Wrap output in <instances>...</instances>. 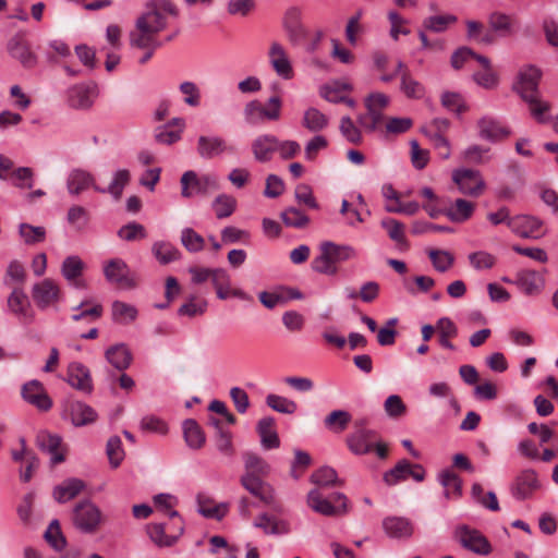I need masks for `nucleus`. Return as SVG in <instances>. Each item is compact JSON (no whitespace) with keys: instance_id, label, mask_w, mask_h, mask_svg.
<instances>
[{"instance_id":"6ab92c4d","label":"nucleus","mask_w":558,"mask_h":558,"mask_svg":"<svg viewBox=\"0 0 558 558\" xmlns=\"http://www.w3.org/2000/svg\"><path fill=\"white\" fill-rule=\"evenodd\" d=\"M21 393L26 402L40 411H48L52 407V400L39 380L33 379L25 383L22 386Z\"/></svg>"},{"instance_id":"ddd939ff","label":"nucleus","mask_w":558,"mask_h":558,"mask_svg":"<svg viewBox=\"0 0 558 558\" xmlns=\"http://www.w3.org/2000/svg\"><path fill=\"white\" fill-rule=\"evenodd\" d=\"M104 275L106 279L122 289H132L136 286L134 278L131 276L129 266L121 258H112L104 266Z\"/></svg>"},{"instance_id":"c9c22d12","label":"nucleus","mask_w":558,"mask_h":558,"mask_svg":"<svg viewBox=\"0 0 558 558\" xmlns=\"http://www.w3.org/2000/svg\"><path fill=\"white\" fill-rule=\"evenodd\" d=\"M38 447L51 454V462L53 464L61 463L64 461V456L59 451L61 446V438L57 435L49 434L47 432H40L36 438Z\"/></svg>"},{"instance_id":"393cba45","label":"nucleus","mask_w":558,"mask_h":558,"mask_svg":"<svg viewBox=\"0 0 558 558\" xmlns=\"http://www.w3.org/2000/svg\"><path fill=\"white\" fill-rule=\"evenodd\" d=\"M64 412L76 427L92 424L97 420L96 411L82 401H69L64 408Z\"/></svg>"},{"instance_id":"f8f14e48","label":"nucleus","mask_w":558,"mask_h":558,"mask_svg":"<svg viewBox=\"0 0 558 558\" xmlns=\"http://www.w3.org/2000/svg\"><path fill=\"white\" fill-rule=\"evenodd\" d=\"M541 488L538 474L533 469L522 470L513 480L510 490L518 500L531 498Z\"/></svg>"},{"instance_id":"3c124183","label":"nucleus","mask_w":558,"mask_h":558,"mask_svg":"<svg viewBox=\"0 0 558 558\" xmlns=\"http://www.w3.org/2000/svg\"><path fill=\"white\" fill-rule=\"evenodd\" d=\"M328 118L316 108H308L304 112L302 124L311 132H319L328 125Z\"/></svg>"},{"instance_id":"dca6fc26","label":"nucleus","mask_w":558,"mask_h":558,"mask_svg":"<svg viewBox=\"0 0 558 558\" xmlns=\"http://www.w3.org/2000/svg\"><path fill=\"white\" fill-rule=\"evenodd\" d=\"M8 51L26 69H33L37 64V56L23 34H15L8 41Z\"/></svg>"},{"instance_id":"bb28decb","label":"nucleus","mask_w":558,"mask_h":558,"mask_svg":"<svg viewBox=\"0 0 558 558\" xmlns=\"http://www.w3.org/2000/svg\"><path fill=\"white\" fill-rule=\"evenodd\" d=\"M508 227L512 232L522 238L537 239L543 234L542 222L535 217L521 215L508 220Z\"/></svg>"},{"instance_id":"69168bd1","label":"nucleus","mask_w":558,"mask_h":558,"mask_svg":"<svg viewBox=\"0 0 558 558\" xmlns=\"http://www.w3.org/2000/svg\"><path fill=\"white\" fill-rule=\"evenodd\" d=\"M207 302L197 296H191L178 311L181 316L194 317L206 312Z\"/></svg>"},{"instance_id":"0e129e2a","label":"nucleus","mask_w":558,"mask_h":558,"mask_svg":"<svg viewBox=\"0 0 558 558\" xmlns=\"http://www.w3.org/2000/svg\"><path fill=\"white\" fill-rule=\"evenodd\" d=\"M130 178L131 177L129 170H118L114 173L113 180L110 183V185L107 189H105L106 193L111 194L117 201L120 199L124 186H126L130 182Z\"/></svg>"},{"instance_id":"20e7f679","label":"nucleus","mask_w":558,"mask_h":558,"mask_svg":"<svg viewBox=\"0 0 558 558\" xmlns=\"http://www.w3.org/2000/svg\"><path fill=\"white\" fill-rule=\"evenodd\" d=\"M306 504L313 511L326 517L343 515L349 511L348 498L343 494L333 493L326 497L320 488L308 492Z\"/></svg>"},{"instance_id":"9d476101","label":"nucleus","mask_w":558,"mask_h":558,"mask_svg":"<svg viewBox=\"0 0 558 558\" xmlns=\"http://www.w3.org/2000/svg\"><path fill=\"white\" fill-rule=\"evenodd\" d=\"M452 181L459 191L469 196L478 197L485 190V182L478 170L457 169L452 172Z\"/></svg>"},{"instance_id":"4c0bfd02","label":"nucleus","mask_w":558,"mask_h":558,"mask_svg":"<svg viewBox=\"0 0 558 558\" xmlns=\"http://www.w3.org/2000/svg\"><path fill=\"white\" fill-rule=\"evenodd\" d=\"M474 203L463 198H458L450 207L445 209V215L452 222L460 223L470 219L474 213Z\"/></svg>"},{"instance_id":"f704fd0d","label":"nucleus","mask_w":558,"mask_h":558,"mask_svg":"<svg viewBox=\"0 0 558 558\" xmlns=\"http://www.w3.org/2000/svg\"><path fill=\"white\" fill-rule=\"evenodd\" d=\"M319 250L328 256L331 265L352 259L356 256L355 250L350 245H340L330 241L323 242Z\"/></svg>"},{"instance_id":"72a5a7b5","label":"nucleus","mask_w":558,"mask_h":558,"mask_svg":"<svg viewBox=\"0 0 558 558\" xmlns=\"http://www.w3.org/2000/svg\"><path fill=\"white\" fill-rule=\"evenodd\" d=\"M86 485L82 480L78 478H68L63 481L60 485L56 486L53 489V498L60 502L64 504L74 499L77 495H80Z\"/></svg>"},{"instance_id":"37998d69","label":"nucleus","mask_w":558,"mask_h":558,"mask_svg":"<svg viewBox=\"0 0 558 558\" xmlns=\"http://www.w3.org/2000/svg\"><path fill=\"white\" fill-rule=\"evenodd\" d=\"M517 280L521 290L527 295H532L541 291L542 278L534 270L524 269L519 271Z\"/></svg>"},{"instance_id":"774afa93","label":"nucleus","mask_w":558,"mask_h":558,"mask_svg":"<svg viewBox=\"0 0 558 558\" xmlns=\"http://www.w3.org/2000/svg\"><path fill=\"white\" fill-rule=\"evenodd\" d=\"M384 409L392 418H399L407 413V405L398 395L389 396L384 402Z\"/></svg>"},{"instance_id":"09e8293b","label":"nucleus","mask_w":558,"mask_h":558,"mask_svg":"<svg viewBox=\"0 0 558 558\" xmlns=\"http://www.w3.org/2000/svg\"><path fill=\"white\" fill-rule=\"evenodd\" d=\"M433 267L439 272H446L454 264V256L446 250L429 248L426 251Z\"/></svg>"},{"instance_id":"412c9836","label":"nucleus","mask_w":558,"mask_h":558,"mask_svg":"<svg viewBox=\"0 0 558 558\" xmlns=\"http://www.w3.org/2000/svg\"><path fill=\"white\" fill-rule=\"evenodd\" d=\"M68 191L71 195H80L88 189H94L96 192L106 193L104 187L96 184L95 177L83 169H74L70 172L66 180Z\"/></svg>"},{"instance_id":"f257e3e1","label":"nucleus","mask_w":558,"mask_h":558,"mask_svg":"<svg viewBox=\"0 0 558 558\" xmlns=\"http://www.w3.org/2000/svg\"><path fill=\"white\" fill-rule=\"evenodd\" d=\"M175 7L170 0H151L145 11L137 17L134 29L130 33L132 47L145 50L138 60L141 64L148 62L156 49L161 47L158 34L162 32L170 16H177Z\"/></svg>"},{"instance_id":"423d86ee","label":"nucleus","mask_w":558,"mask_h":558,"mask_svg":"<svg viewBox=\"0 0 558 558\" xmlns=\"http://www.w3.org/2000/svg\"><path fill=\"white\" fill-rule=\"evenodd\" d=\"M282 101L280 97L272 96L263 105L258 100H252L244 107L245 121L251 125H257L265 121H277L280 119Z\"/></svg>"},{"instance_id":"b1692460","label":"nucleus","mask_w":558,"mask_h":558,"mask_svg":"<svg viewBox=\"0 0 558 558\" xmlns=\"http://www.w3.org/2000/svg\"><path fill=\"white\" fill-rule=\"evenodd\" d=\"M269 62L275 72L284 80L293 77V69L284 47L277 41H274L268 52Z\"/></svg>"},{"instance_id":"4be33fe9","label":"nucleus","mask_w":558,"mask_h":558,"mask_svg":"<svg viewBox=\"0 0 558 558\" xmlns=\"http://www.w3.org/2000/svg\"><path fill=\"white\" fill-rule=\"evenodd\" d=\"M480 136L490 142H500L510 136V129L493 117H483L477 121Z\"/></svg>"},{"instance_id":"e433bc0d","label":"nucleus","mask_w":558,"mask_h":558,"mask_svg":"<svg viewBox=\"0 0 558 558\" xmlns=\"http://www.w3.org/2000/svg\"><path fill=\"white\" fill-rule=\"evenodd\" d=\"M439 482L445 489L446 499H459L462 495V480L452 470L446 469L439 474Z\"/></svg>"},{"instance_id":"c756f323","label":"nucleus","mask_w":558,"mask_h":558,"mask_svg":"<svg viewBox=\"0 0 558 558\" xmlns=\"http://www.w3.org/2000/svg\"><path fill=\"white\" fill-rule=\"evenodd\" d=\"M385 532L393 538H408L414 532L413 523L402 517H388L383 521Z\"/></svg>"},{"instance_id":"9b49d317","label":"nucleus","mask_w":558,"mask_h":558,"mask_svg":"<svg viewBox=\"0 0 558 558\" xmlns=\"http://www.w3.org/2000/svg\"><path fill=\"white\" fill-rule=\"evenodd\" d=\"M166 525L162 523H150L146 526V532L150 541L158 547L173 546L184 532V523L182 519L179 522L172 521L169 530L171 533H166Z\"/></svg>"},{"instance_id":"2f4dec72","label":"nucleus","mask_w":558,"mask_h":558,"mask_svg":"<svg viewBox=\"0 0 558 558\" xmlns=\"http://www.w3.org/2000/svg\"><path fill=\"white\" fill-rule=\"evenodd\" d=\"M398 71L400 72L401 76V92L408 98H422L425 93L424 86L411 75L409 69L402 61L398 62Z\"/></svg>"},{"instance_id":"6e6552de","label":"nucleus","mask_w":558,"mask_h":558,"mask_svg":"<svg viewBox=\"0 0 558 558\" xmlns=\"http://www.w3.org/2000/svg\"><path fill=\"white\" fill-rule=\"evenodd\" d=\"M31 293L35 305L40 311L57 308L62 300L61 288L59 283L51 278H45L36 282Z\"/></svg>"},{"instance_id":"79ce46f5","label":"nucleus","mask_w":558,"mask_h":558,"mask_svg":"<svg viewBox=\"0 0 558 558\" xmlns=\"http://www.w3.org/2000/svg\"><path fill=\"white\" fill-rule=\"evenodd\" d=\"M352 422V415L344 410H333L325 418V427L336 434L344 432Z\"/></svg>"},{"instance_id":"8fccbe9b","label":"nucleus","mask_w":558,"mask_h":558,"mask_svg":"<svg viewBox=\"0 0 558 558\" xmlns=\"http://www.w3.org/2000/svg\"><path fill=\"white\" fill-rule=\"evenodd\" d=\"M137 317V310L135 306L122 301H114L112 303V319L122 325H128L134 322Z\"/></svg>"},{"instance_id":"49530a36","label":"nucleus","mask_w":558,"mask_h":558,"mask_svg":"<svg viewBox=\"0 0 558 558\" xmlns=\"http://www.w3.org/2000/svg\"><path fill=\"white\" fill-rule=\"evenodd\" d=\"M184 439L189 447L199 449L205 442V436L196 421L189 418L183 423Z\"/></svg>"},{"instance_id":"de8ad7c7","label":"nucleus","mask_w":558,"mask_h":558,"mask_svg":"<svg viewBox=\"0 0 558 558\" xmlns=\"http://www.w3.org/2000/svg\"><path fill=\"white\" fill-rule=\"evenodd\" d=\"M154 256L160 264H169L178 260L181 256L180 251L169 242L159 241L153 244Z\"/></svg>"},{"instance_id":"864d4df0","label":"nucleus","mask_w":558,"mask_h":558,"mask_svg":"<svg viewBox=\"0 0 558 558\" xmlns=\"http://www.w3.org/2000/svg\"><path fill=\"white\" fill-rule=\"evenodd\" d=\"M266 404L274 411L282 414H293L298 410L295 401L275 393H270L266 397Z\"/></svg>"},{"instance_id":"a18cd8bd","label":"nucleus","mask_w":558,"mask_h":558,"mask_svg":"<svg viewBox=\"0 0 558 558\" xmlns=\"http://www.w3.org/2000/svg\"><path fill=\"white\" fill-rule=\"evenodd\" d=\"M197 504L198 511L206 518L220 520L226 515L228 511L227 505H217L213 499L204 495H198Z\"/></svg>"},{"instance_id":"f3484780","label":"nucleus","mask_w":558,"mask_h":558,"mask_svg":"<svg viewBox=\"0 0 558 558\" xmlns=\"http://www.w3.org/2000/svg\"><path fill=\"white\" fill-rule=\"evenodd\" d=\"M457 537L464 548L475 554L488 555L492 551L488 539L477 530L462 525L457 529Z\"/></svg>"},{"instance_id":"473e14b6","label":"nucleus","mask_w":558,"mask_h":558,"mask_svg":"<svg viewBox=\"0 0 558 558\" xmlns=\"http://www.w3.org/2000/svg\"><path fill=\"white\" fill-rule=\"evenodd\" d=\"M257 433L260 437L262 446L265 449H275L280 446V439L276 432V421L274 417H263L257 423Z\"/></svg>"},{"instance_id":"a19ab883","label":"nucleus","mask_w":558,"mask_h":558,"mask_svg":"<svg viewBox=\"0 0 558 558\" xmlns=\"http://www.w3.org/2000/svg\"><path fill=\"white\" fill-rule=\"evenodd\" d=\"M381 227L400 250H407L409 247L405 238V226L401 221L393 218H385L381 220Z\"/></svg>"},{"instance_id":"c03bdc74","label":"nucleus","mask_w":558,"mask_h":558,"mask_svg":"<svg viewBox=\"0 0 558 558\" xmlns=\"http://www.w3.org/2000/svg\"><path fill=\"white\" fill-rule=\"evenodd\" d=\"M477 62L483 68L482 71L475 72L474 81L486 89H492L497 86L498 78L490 69V62L486 57H477Z\"/></svg>"},{"instance_id":"680f3d73","label":"nucleus","mask_w":558,"mask_h":558,"mask_svg":"<svg viewBox=\"0 0 558 558\" xmlns=\"http://www.w3.org/2000/svg\"><path fill=\"white\" fill-rule=\"evenodd\" d=\"M106 452L112 468H118L124 459L122 441L118 436H112L107 442Z\"/></svg>"},{"instance_id":"39448f33","label":"nucleus","mask_w":558,"mask_h":558,"mask_svg":"<svg viewBox=\"0 0 558 558\" xmlns=\"http://www.w3.org/2000/svg\"><path fill=\"white\" fill-rule=\"evenodd\" d=\"M72 521L80 531L93 534L105 522V515L94 502L85 499L75 505L72 512Z\"/></svg>"},{"instance_id":"f03ea898","label":"nucleus","mask_w":558,"mask_h":558,"mask_svg":"<svg viewBox=\"0 0 558 558\" xmlns=\"http://www.w3.org/2000/svg\"><path fill=\"white\" fill-rule=\"evenodd\" d=\"M245 472L240 478L241 485L256 497L264 506L275 511H281V505L277 500L272 486L264 481L270 472L269 464L259 456L246 452L244 454Z\"/></svg>"},{"instance_id":"0eeeda50","label":"nucleus","mask_w":558,"mask_h":558,"mask_svg":"<svg viewBox=\"0 0 558 558\" xmlns=\"http://www.w3.org/2000/svg\"><path fill=\"white\" fill-rule=\"evenodd\" d=\"M389 97L384 93H372L365 98L367 112L359 117L360 125L366 131L377 130L384 121V110L389 105Z\"/></svg>"},{"instance_id":"5701e85b","label":"nucleus","mask_w":558,"mask_h":558,"mask_svg":"<svg viewBox=\"0 0 558 558\" xmlns=\"http://www.w3.org/2000/svg\"><path fill=\"white\" fill-rule=\"evenodd\" d=\"M278 149V137L272 134H260L251 144V150L257 162H268Z\"/></svg>"},{"instance_id":"aec40b11","label":"nucleus","mask_w":558,"mask_h":558,"mask_svg":"<svg viewBox=\"0 0 558 558\" xmlns=\"http://www.w3.org/2000/svg\"><path fill=\"white\" fill-rule=\"evenodd\" d=\"M283 27L289 41L293 46H299L307 37V32L302 24L301 10L295 7L289 8L287 10L283 17Z\"/></svg>"},{"instance_id":"58836bf2","label":"nucleus","mask_w":558,"mask_h":558,"mask_svg":"<svg viewBox=\"0 0 558 558\" xmlns=\"http://www.w3.org/2000/svg\"><path fill=\"white\" fill-rule=\"evenodd\" d=\"M106 360L118 371L126 369L132 361V355L125 344H114L107 349Z\"/></svg>"},{"instance_id":"603ef678","label":"nucleus","mask_w":558,"mask_h":558,"mask_svg":"<svg viewBox=\"0 0 558 558\" xmlns=\"http://www.w3.org/2000/svg\"><path fill=\"white\" fill-rule=\"evenodd\" d=\"M236 207V199L227 194L218 195L213 202V208L218 219L231 216Z\"/></svg>"},{"instance_id":"e2e57ef3","label":"nucleus","mask_w":558,"mask_h":558,"mask_svg":"<svg viewBox=\"0 0 558 558\" xmlns=\"http://www.w3.org/2000/svg\"><path fill=\"white\" fill-rule=\"evenodd\" d=\"M410 462L401 460L397 465L384 474V481L387 485H396L397 483L407 480L410 474Z\"/></svg>"},{"instance_id":"6e6d98bb","label":"nucleus","mask_w":558,"mask_h":558,"mask_svg":"<svg viewBox=\"0 0 558 558\" xmlns=\"http://www.w3.org/2000/svg\"><path fill=\"white\" fill-rule=\"evenodd\" d=\"M19 233L27 245L41 243L46 239V230L44 227H35L28 223H21L19 227Z\"/></svg>"},{"instance_id":"ea45409f","label":"nucleus","mask_w":558,"mask_h":558,"mask_svg":"<svg viewBox=\"0 0 558 558\" xmlns=\"http://www.w3.org/2000/svg\"><path fill=\"white\" fill-rule=\"evenodd\" d=\"M102 306L100 304L92 305L90 301H83L77 306L72 308L71 319L73 322L85 320L87 323H93L99 319L102 315Z\"/></svg>"},{"instance_id":"2eb2a0df","label":"nucleus","mask_w":558,"mask_h":558,"mask_svg":"<svg viewBox=\"0 0 558 558\" xmlns=\"http://www.w3.org/2000/svg\"><path fill=\"white\" fill-rule=\"evenodd\" d=\"M7 306L22 324H29L35 318V313L28 296L21 288H14L12 290L8 296Z\"/></svg>"},{"instance_id":"4468645a","label":"nucleus","mask_w":558,"mask_h":558,"mask_svg":"<svg viewBox=\"0 0 558 558\" xmlns=\"http://www.w3.org/2000/svg\"><path fill=\"white\" fill-rule=\"evenodd\" d=\"M98 95L96 83L77 84L66 92L68 105L77 110L89 109Z\"/></svg>"},{"instance_id":"c85d7f7f","label":"nucleus","mask_w":558,"mask_h":558,"mask_svg":"<svg viewBox=\"0 0 558 558\" xmlns=\"http://www.w3.org/2000/svg\"><path fill=\"white\" fill-rule=\"evenodd\" d=\"M68 383L75 388L85 393H90L93 391V381L89 369L80 362H72L68 366Z\"/></svg>"},{"instance_id":"13d9d810","label":"nucleus","mask_w":558,"mask_h":558,"mask_svg":"<svg viewBox=\"0 0 558 558\" xmlns=\"http://www.w3.org/2000/svg\"><path fill=\"white\" fill-rule=\"evenodd\" d=\"M45 538H46L47 543L57 551H61L66 545L65 537L63 536V534L61 532L60 524H59L58 520H53L49 524V526L45 533Z\"/></svg>"},{"instance_id":"7c9ffc66","label":"nucleus","mask_w":558,"mask_h":558,"mask_svg":"<svg viewBox=\"0 0 558 558\" xmlns=\"http://www.w3.org/2000/svg\"><path fill=\"white\" fill-rule=\"evenodd\" d=\"M253 525L260 529L266 535H281L290 532V525L287 521L279 520L268 513L259 514Z\"/></svg>"},{"instance_id":"a211bd4d","label":"nucleus","mask_w":558,"mask_h":558,"mask_svg":"<svg viewBox=\"0 0 558 558\" xmlns=\"http://www.w3.org/2000/svg\"><path fill=\"white\" fill-rule=\"evenodd\" d=\"M196 150L199 157L213 159L221 154H233L235 148L220 136L202 135L197 140Z\"/></svg>"},{"instance_id":"a878e982","label":"nucleus","mask_w":558,"mask_h":558,"mask_svg":"<svg viewBox=\"0 0 558 558\" xmlns=\"http://www.w3.org/2000/svg\"><path fill=\"white\" fill-rule=\"evenodd\" d=\"M376 439L377 433L373 429L351 432L345 438V444L353 454L363 456L373 451Z\"/></svg>"},{"instance_id":"5fc2aeb1","label":"nucleus","mask_w":558,"mask_h":558,"mask_svg":"<svg viewBox=\"0 0 558 558\" xmlns=\"http://www.w3.org/2000/svg\"><path fill=\"white\" fill-rule=\"evenodd\" d=\"M489 150L488 147L474 144L462 153V158L466 163L484 165L490 160Z\"/></svg>"},{"instance_id":"7ed1b4c3","label":"nucleus","mask_w":558,"mask_h":558,"mask_svg":"<svg viewBox=\"0 0 558 558\" xmlns=\"http://www.w3.org/2000/svg\"><path fill=\"white\" fill-rule=\"evenodd\" d=\"M541 76L539 69L533 65L524 66L518 74L514 90L527 102L532 117L539 123H544L547 121L546 113L549 111L550 106L539 98L538 83Z\"/></svg>"},{"instance_id":"1a4fd4ad","label":"nucleus","mask_w":558,"mask_h":558,"mask_svg":"<svg viewBox=\"0 0 558 558\" xmlns=\"http://www.w3.org/2000/svg\"><path fill=\"white\" fill-rule=\"evenodd\" d=\"M181 194L185 198L192 197L194 194H206L218 189V181L215 175H198L195 171H185L180 180Z\"/></svg>"},{"instance_id":"4d7b16f0","label":"nucleus","mask_w":558,"mask_h":558,"mask_svg":"<svg viewBox=\"0 0 558 558\" xmlns=\"http://www.w3.org/2000/svg\"><path fill=\"white\" fill-rule=\"evenodd\" d=\"M311 482L319 487L341 484L338 480L336 470L329 466L320 468L314 472L311 476Z\"/></svg>"},{"instance_id":"338daca9","label":"nucleus","mask_w":558,"mask_h":558,"mask_svg":"<svg viewBox=\"0 0 558 558\" xmlns=\"http://www.w3.org/2000/svg\"><path fill=\"white\" fill-rule=\"evenodd\" d=\"M351 86L347 83H335L333 85L324 86L320 96L329 102L338 104L343 100V92L350 90Z\"/></svg>"},{"instance_id":"cd10ccee","label":"nucleus","mask_w":558,"mask_h":558,"mask_svg":"<svg viewBox=\"0 0 558 558\" xmlns=\"http://www.w3.org/2000/svg\"><path fill=\"white\" fill-rule=\"evenodd\" d=\"M85 269L84 262L78 256H68L61 266V274L70 286L76 289H85L86 283L83 279Z\"/></svg>"},{"instance_id":"bf43d9fd","label":"nucleus","mask_w":558,"mask_h":558,"mask_svg":"<svg viewBox=\"0 0 558 558\" xmlns=\"http://www.w3.org/2000/svg\"><path fill=\"white\" fill-rule=\"evenodd\" d=\"M181 243L189 252H199L205 246L204 238L192 228L182 230Z\"/></svg>"},{"instance_id":"052dcab7","label":"nucleus","mask_w":558,"mask_h":558,"mask_svg":"<svg viewBox=\"0 0 558 558\" xmlns=\"http://www.w3.org/2000/svg\"><path fill=\"white\" fill-rule=\"evenodd\" d=\"M281 219L287 227H292V228H298V229L305 228L310 222V218L305 214H303L301 210H299L294 207H290V208L286 209L284 211H282Z\"/></svg>"}]
</instances>
